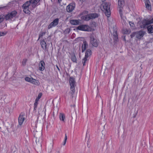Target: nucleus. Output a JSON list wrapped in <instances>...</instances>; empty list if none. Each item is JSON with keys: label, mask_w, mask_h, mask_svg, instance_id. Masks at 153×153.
Wrapping results in <instances>:
<instances>
[{"label": "nucleus", "mask_w": 153, "mask_h": 153, "mask_svg": "<svg viewBox=\"0 0 153 153\" xmlns=\"http://www.w3.org/2000/svg\"><path fill=\"white\" fill-rule=\"evenodd\" d=\"M38 118H37V121L38 120Z\"/></svg>", "instance_id": "obj_53"}, {"label": "nucleus", "mask_w": 153, "mask_h": 153, "mask_svg": "<svg viewBox=\"0 0 153 153\" xmlns=\"http://www.w3.org/2000/svg\"><path fill=\"white\" fill-rule=\"evenodd\" d=\"M46 33V31L44 32L41 31L40 33L39 34V38L38 40H39L40 38L42 37L43 36L45 35Z\"/></svg>", "instance_id": "obj_27"}, {"label": "nucleus", "mask_w": 153, "mask_h": 153, "mask_svg": "<svg viewBox=\"0 0 153 153\" xmlns=\"http://www.w3.org/2000/svg\"><path fill=\"white\" fill-rule=\"evenodd\" d=\"M2 7H0V9H2Z\"/></svg>", "instance_id": "obj_54"}, {"label": "nucleus", "mask_w": 153, "mask_h": 153, "mask_svg": "<svg viewBox=\"0 0 153 153\" xmlns=\"http://www.w3.org/2000/svg\"><path fill=\"white\" fill-rule=\"evenodd\" d=\"M147 32L148 33H153V26L149 25L147 27Z\"/></svg>", "instance_id": "obj_20"}, {"label": "nucleus", "mask_w": 153, "mask_h": 153, "mask_svg": "<svg viewBox=\"0 0 153 153\" xmlns=\"http://www.w3.org/2000/svg\"><path fill=\"white\" fill-rule=\"evenodd\" d=\"M129 23L130 26L131 27H132L133 28H134V27H135V25L134 24V23L131 21H129Z\"/></svg>", "instance_id": "obj_36"}, {"label": "nucleus", "mask_w": 153, "mask_h": 153, "mask_svg": "<svg viewBox=\"0 0 153 153\" xmlns=\"http://www.w3.org/2000/svg\"><path fill=\"white\" fill-rule=\"evenodd\" d=\"M31 83L34 84L36 85H39L40 84V82L39 81L36 79H35L33 78V79L31 81Z\"/></svg>", "instance_id": "obj_23"}, {"label": "nucleus", "mask_w": 153, "mask_h": 153, "mask_svg": "<svg viewBox=\"0 0 153 153\" xmlns=\"http://www.w3.org/2000/svg\"><path fill=\"white\" fill-rule=\"evenodd\" d=\"M59 118L63 122H65V116L64 114L60 113L59 116Z\"/></svg>", "instance_id": "obj_25"}, {"label": "nucleus", "mask_w": 153, "mask_h": 153, "mask_svg": "<svg viewBox=\"0 0 153 153\" xmlns=\"http://www.w3.org/2000/svg\"><path fill=\"white\" fill-rule=\"evenodd\" d=\"M88 13V11L87 10H84L80 14L81 16H81V19L84 21H88L90 19L92 20L99 17V14L97 13Z\"/></svg>", "instance_id": "obj_1"}, {"label": "nucleus", "mask_w": 153, "mask_h": 153, "mask_svg": "<svg viewBox=\"0 0 153 153\" xmlns=\"http://www.w3.org/2000/svg\"><path fill=\"white\" fill-rule=\"evenodd\" d=\"M7 129L8 132H10V128H8V127H7Z\"/></svg>", "instance_id": "obj_44"}, {"label": "nucleus", "mask_w": 153, "mask_h": 153, "mask_svg": "<svg viewBox=\"0 0 153 153\" xmlns=\"http://www.w3.org/2000/svg\"><path fill=\"white\" fill-rule=\"evenodd\" d=\"M146 8L149 10L152 9L151 2L149 0H146L145 2Z\"/></svg>", "instance_id": "obj_18"}, {"label": "nucleus", "mask_w": 153, "mask_h": 153, "mask_svg": "<svg viewBox=\"0 0 153 153\" xmlns=\"http://www.w3.org/2000/svg\"><path fill=\"white\" fill-rule=\"evenodd\" d=\"M89 26L86 25H81L76 27V29L85 31H89Z\"/></svg>", "instance_id": "obj_6"}, {"label": "nucleus", "mask_w": 153, "mask_h": 153, "mask_svg": "<svg viewBox=\"0 0 153 153\" xmlns=\"http://www.w3.org/2000/svg\"><path fill=\"white\" fill-rule=\"evenodd\" d=\"M14 126V125L13 123H12L10 126V128H11L12 130L13 131L14 128H13V127Z\"/></svg>", "instance_id": "obj_38"}, {"label": "nucleus", "mask_w": 153, "mask_h": 153, "mask_svg": "<svg viewBox=\"0 0 153 153\" xmlns=\"http://www.w3.org/2000/svg\"><path fill=\"white\" fill-rule=\"evenodd\" d=\"M75 86H71L70 87V93L71 95V97L72 98L74 97V94L75 92Z\"/></svg>", "instance_id": "obj_21"}, {"label": "nucleus", "mask_w": 153, "mask_h": 153, "mask_svg": "<svg viewBox=\"0 0 153 153\" xmlns=\"http://www.w3.org/2000/svg\"><path fill=\"white\" fill-rule=\"evenodd\" d=\"M103 8L105 11V15L108 17H109L111 15L110 5L109 3H106L103 5Z\"/></svg>", "instance_id": "obj_5"}, {"label": "nucleus", "mask_w": 153, "mask_h": 153, "mask_svg": "<svg viewBox=\"0 0 153 153\" xmlns=\"http://www.w3.org/2000/svg\"><path fill=\"white\" fill-rule=\"evenodd\" d=\"M86 153H90V152L89 151H88V152H87Z\"/></svg>", "instance_id": "obj_51"}, {"label": "nucleus", "mask_w": 153, "mask_h": 153, "mask_svg": "<svg viewBox=\"0 0 153 153\" xmlns=\"http://www.w3.org/2000/svg\"><path fill=\"white\" fill-rule=\"evenodd\" d=\"M25 116V113L24 112L21 113L18 117V123L20 126L22 125L25 118L24 117Z\"/></svg>", "instance_id": "obj_9"}, {"label": "nucleus", "mask_w": 153, "mask_h": 153, "mask_svg": "<svg viewBox=\"0 0 153 153\" xmlns=\"http://www.w3.org/2000/svg\"><path fill=\"white\" fill-rule=\"evenodd\" d=\"M80 1L81 0H79Z\"/></svg>", "instance_id": "obj_57"}, {"label": "nucleus", "mask_w": 153, "mask_h": 153, "mask_svg": "<svg viewBox=\"0 0 153 153\" xmlns=\"http://www.w3.org/2000/svg\"><path fill=\"white\" fill-rule=\"evenodd\" d=\"M71 59L74 62L77 63V59L75 54H72L71 55Z\"/></svg>", "instance_id": "obj_22"}, {"label": "nucleus", "mask_w": 153, "mask_h": 153, "mask_svg": "<svg viewBox=\"0 0 153 153\" xmlns=\"http://www.w3.org/2000/svg\"><path fill=\"white\" fill-rule=\"evenodd\" d=\"M34 105H38V101L35 100Z\"/></svg>", "instance_id": "obj_42"}, {"label": "nucleus", "mask_w": 153, "mask_h": 153, "mask_svg": "<svg viewBox=\"0 0 153 153\" xmlns=\"http://www.w3.org/2000/svg\"><path fill=\"white\" fill-rule=\"evenodd\" d=\"M141 22L142 25H141L140 27L141 28H145L146 26L153 23V18L150 20L147 19H144L142 20Z\"/></svg>", "instance_id": "obj_3"}, {"label": "nucleus", "mask_w": 153, "mask_h": 153, "mask_svg": "<svg viewBox=\"0 0 153 153\" xmlns=\"http://www.w3.org/2000/svg\"><path fill=\"white\" fill-rule=\"evenodd\" d=\"M136 35H137V31L133 32L130 35V37H131V38H132L133 37H134L135 36H136Z\"/></svg>", "instance_id": "obj_33"}, {"label": "nucleus", "mask_w": 153, "mask_h": 153, "mask_svg": "<svg viewBox=\"0 0 153 153\" xmlns=\"http://www.w3.org/2000/svg\"><path fill=\"white\" fill-rule=\"evenodd\" d=\"M45 64L44 61H41L39 64V70L42 71H44L45 68Z\"/></svg>", "instance_id": "obj_14"}, {"label": "nucleus", "mask_w": 153, "mask_h": 153, "mask_svg": "<svg viewBox=\"0 0 153 153\" xmlns=\"http://www.w3.org/2000/svg\"><path fill=\"white\" fill-rule=\"evenodd\" d=\"M11 19L15 17L17 14L16 11L14 10L9 13Z\"/></svg>", "instance_id": "obj_24"}, {"label": "nucleus", "mask_w": 153, "mask_h": 153, "mask_svg": "<svg viewBox=\"0 0 153 153\" xmlns=\"http://www.w3.org/2000/svg\"><path fill=\"white\" fill-rule=\"evenodd\" d=\"M40 0H30L29 1H27L30 2V4H32V7L33 8H34L36 6L37 3L40 1Z\"/></svg>", "instance_id": "obj_15"}, {"label": "nucleus", "mask_w": 153, "mask_h": 153, "mask_svg": "<svg viewBox=\"0 0 153 153\" xmlns=\"http://www.w3.org/2000/svg\"><path fill=\"white\" fill-rule=\"evenodd\" d=\"M37 105H34L33 111H35V112H36V110L37 109Z\"/></svg>", "instance_id": "obj_39"}, {"label": "nucleus", "mask_w": 153, "mask_h": 153, "mask_svg": "<svg viewBox=\"0 0 153 153\" xmlns=\"http://www.w3.org/2000/svg\"><path fill=\"white\" fill-rule=\"evenodd\" d=\"M1 32H0V36H1Z\"/></svg>", "instance_id": "obj_50"}, {"label": "nucleus", "mask_w": 153, "mask_h": 153, "mask_svg": "<svg viewBox=\"0 0 153 153\" xmlns=\"http://www.w3.org/2000/svg\"><path fill=\"white\" fill-rule=\"evenodd\" d=\"M113 35L114 37V39L115 40H116L117 39H118V35L117 31H114L113 32Z\"/></svg>", "instance_id": "obj_26"}, {"label": "nucleus", "mask_w": 153, "mask_h": 153, "mask_svg": "<svg viewBox=\"0 0 153 153\" xmlns=\"http://www.w3.org/2000/svg\"><path fill=\"white\" fill-rule=\"evenodd\" d=\"M152 26H153V25H152Z\"/></svg>", "instance_id": "obj_56"}, {"label": "nucleus", "mask_w": 153, "mask_h": 153, "mask_svg": "<svg viewBox=\"0 0 153 153\" xmlns=\"http://www.w3.org/2000/svg\"><path fill=\"white\" fill-rule=\"evenodd\" d=\"M59 19L58 18H56L54 19L48 26V28L50 29L53 27L56 26L58 24Z\"/></svg>", "instance_id": "obj_11"}, {"label": "nucleus", "mask_w": 153, "mask_h": 153, "mask_svg": "<svg viewBox=\"0 0 153 153\" xmlns=\"http://www.w3.org/2000/svg\"><path fill=\"white\" fill-rule=\"evenodd\" d=\"M88 42L85 41L84 40L82 46V52H84L88 47Z\"/></svg>", "instance_id": "obj_13"}, {"label": "nucleus", "mask_w": 153, "mask_h": 153, "mask_svg": "<svg viewBox=\"0 0 153 153\" xmlns=\"http://www.w3.org/2000/svg\"><path fill=\"white\" fill-rule=\"evenodd\" d=\"M45 111H46V110L45 111Z\"/></svg>", "instance_id": "obj_52"}, {"label": "nucleus", "mask_w": 153, "mask_h": 153, "mask_svg": "<svg viewBox=\"0 0 153 153\" xmlns=\"http://www.w3.org/2000/svg\"><path fill=\"white\" fill-rule=\"evenodd\" d=\"M32 79V77H26L25 78V80L26 81L30 83L31 82Z\"/></svg>", "instance_id": "obj_28"}, {"label": "nucleus", "mask_w": 153, "mask_h": 153, "mask_svg": "<svg viewBox=\"0 0 153 153\" xmlns=\"http://www.w3.org/2000/svg\"><path fill=\"white\" fill-rule=\"evenodd\" d=\"M4 20L1 18H0V23L2 22Z\"/></svg>", "instance_id": "obj_45"}, {"label": "nucleus", "mask_w": 153, "mask_h": 153, "mask_svg": "<svg viewBox=\"0 0 153 153\" xmlns=\"http://www.w3.org/2000/svg\"><path fill=\"white\" fill-rule=\"evenodd\" d=\"M123 40L125 41H126V38H125V36L123 38Z\"/></svg>", "instance_id": "obj_48"}, {"label": "nucleus", "mask_w": 153, "mask_h": 153, "mask_svg": "<svg viewBox=\"0 0 153 153\" xmlns=\"http://www.w3.org/2000/svg\"><path fill=\"white\" fill-rule=\"evenodd\" d=\"M0 18L4 20V19H5V15H1L0 16Z\"/></svg>", "instance_id": "obj_40"}, {"label": "nucleus", "mask_w": 153, "mask_h": 153, "mask_svg": "<svg viewBox=\"0 0 153 153\" xmlns=\"http://www.w3.org/2000/svg\"><path fill=\"white\" fill-rule=\"evenodd\" d=\"M118 5L119 6V11L120 16L121 19L123 18V14L122 10L124 6L125 1L124 0H118Z\"/></svg>", "instance_id": "obj_2"}, {"label": "nucleus", "mask_w": 153, "mask_h": 153, "mask_svg": "<svg viewBox=\"0 0 153 153\" xmlns=\"http://www.w3.org/2000/svg\"><path fill=\"white\" fill-rule=\"evenodd\" d=\"M145 33V31L142 30L137 31L136 38L139 40H140L143 37Z\"/></svg>", "instance_id": "obj_12"}, {"label": "nucleus", "mask_w": 153, "mask_h": 153, "mask_svg": "<svg viewBox=\"0 0 153 153\" xmlns=\"http://www.w3.org/2000/svg\"><path fill=\"white\" fill-rule=\"evenodd\" d=\"M56 68H57V69L60 72V69L59 68V67L58 66L56 65Z\"/></svg>", "instance_id": "obj_43"}, {"label": "nucleus", "mask_w": 153, "mask_h": 153, "mask_svg": "<svg viewBox=\"0 0 153 153\" xmlns=\"http://www.w3.org/2000/svg\"><path fill=\"white\" fill-rule=\"evenodd\" d=\"M79 20L72 19L70 21V23L72 25H77L79 24Z\"/></svg>", "instance_id": "obj_19"}, {"label": "nucleus", "mask_w": 153, "mask_h": 153, "mask_svg": "<svg viewBox=\"0 0 153 153\" xmlns=\"http://www.w3.org/2000/svg\"><path fill=\"white\" fill-rule=\"evenodd\" d=\"M90 43L92 45V46L97 47L98 45V42L97 39L94 38L93 36H90Z\"/></svg>", "instance_id": "obj_8"}, {"label": "nucleus", "mask_w": 153, "mask_h": 153, "mask_svg": "<svg viewBox=\"0 0 153 153\" xmlns=\"http://www.w3.org/2000/svg\"><path fill=\"white\" fill-rule=\"evenodd\" d=\"M42 48L44 50H46L47 48V44L44 39L41 40L40 43Z\"/></svg>", "instance_id": "obj_17"}, {"label": "nucleus", "mask_w": 153, "mask_h": 153, "mask_svg": "<svg viewBox=\"0 0 153 153\" xmlns=\"http://www.w3.org/2000/svg\"><path fill=\"white\" fill-rule=\"evenodd\" d=\"M30 2L27 1L22 6L23 8V11L26 13H29L30 11L29 10V7L30 6Z\"/></svg>", "instance_id": "obj_7"}, {"label": "nucleus", "mask_w": 153, "mask_h": 153, "mask_svg": "<svg viewBox=\"0 0 153 153\" xmlns=\"http://www.w3.org/2000/svg\"><path fill=\"white\" fill-rule=\"evenodd\" d=\"M10 19H11V18L10 16L9 13L5 15V19L6 20H8Z\"/></svg>", "instance_id": "obj_31"}, {"label": "nucleus", "mask_w": 153, "mask_h": 153, "mask_svg": "<svg viewBox=\"0 0 153 153\" xmlns=\"http://www.w3.org/2000/svg\"><path fill=\"white\" fill-rule=\"evenodd\" d=\"M92 53V52L90 49H88L86 50L85 53V56L82 60V62L83 66L85 65V62L87 60V58L89 56L91 55Z\"/></svg>", "instance_id": "obj_4"}, {"label": "nucleus", "mask_w": 153, "mask_h": 153, "mask_svg": "<svg viewBox=\"0 0 153 153\" xmlns=\"http://www.w3.org/2000/svg\"><path fill=\"white\" fill-rule=\"evenodd\" d=\"M27 61V59H23L22 62V65L24 66H25L26 65V64Z\"/></svg>", "instance_id": "obj_35"}, {"label": "nucleus", "mask_w": 153, "mask_h": 153, "mask_svg": "<svg viewBox=\"0 0 153 153\" xmlns=\"http://www.w3.org/2000/svg\"><path fill=\"white\" fill-rule=\"evenodd\" d=\"M90 25L91 27H96V22L94 21H92L90 23Z\"/></svg>", "instance_id": "obj_30"}, {"label": "nucleus", "mask_w": 153, "mask_h": 153, "mask_svg": "<svg viewBox=\"0 0 153 153\" xmlns=\"http://www.w3.org/2000/svg\"><path fill=\"white\" fill-rule=\"evenodd\" d=\"M57 153H59V152H58Z\"/></svg>", "instance_id": "obj_55"}, {"label": "nucleus", "mask_w": 153, "mask_h": 153, "mask_svg": "<svg viewBox=\"0 0 153 153\" xmlns=\"http://www.w3.org/2000/svg\"><path fill=\"white\" fill-rule=\"evenodd\" d=\"M48 39L49 40L50 39H51V36H49L48 37Z\"/></svg>", "instance_id": "obj_46"}, {"label": "nucleus", "mask_w": 153, "mask_h": 153, "mask_svg": "<svg viewBox=\"0 0 153 153\" xmlns=\"http://www.w3.org/2000/svg\"><path fill=\"white\" fill-rule=\"evenodd\" d=\"M75 6V3L74 2L71 3L68 5L66 8V10L67 12L71 13L74 9Z\"/></svg>", "instance_id": "obj_10"}, {"label": "nucleus", "mask_w": 153, "mask_h": 153, "mask_svg": "<svg viewBox=\"0 0 153 153\" xmlns=\"http://www.w3.org/2000/svg\"><path fill=\"white\" fill-rule=\"evenodd\" d=\"M42 93H40L38 95V97L36 98L35 100L38 101L39 100V99L41 98L42 96Z\"/></svg>", "instance_id": "obj_32"}, {"label": "nucleus", "mask_w": 153, "mask_h": 153, "mask_svg": "<svg viewBox=\"0 0 153 153\" xmlns=\"http://www.w3.org/2000/svg\"><path fill=\"white\" fill-rule=\"evenodd\" d=\"M116 153H120V152L119 151H117L116 152Z\"/></svg>", "instance_id": "obj_49"}, {"label": "nucleus", "mask_w": 153, "mask_h": 153, "mask_svg": "<svg viewBox=\"0 0 153 153\" xmlns=\"http://www.w3.org/2000/svg\"><path fill=\"white\" fill-rule=\"evenodd\" d=\"M67 134H65V137L64 141L63 142V145L64 146V145H65V144H66V141H67Z\"/></svg>", "instance_id": "obj_34"}, {"label": "nucleus", "mask_w": 153, "mask_h": 153, "mask_svg": "<svg viewBox=\"0 0 153 153\" xmlns=\"http://www.w3.org/2000/svg\"><path fill=\"white\" fill-rule=\"evenodd\" d=\"M130 32V31L126 29H124L123 30V33L124 34H129Z\"/></svg>", "instance_id": "obj_29"}, {"label": "nucleus", "mask_w": 153, "mask_h": 153, "mask_svg": "<svg viewBox=\"0 0 153 153\" xmlns=\"http://www.w3.org/2000/svg\"><path fill=\"white\" fill-rule=\"evenodd\" d=\"M62 0H58V1L59 3H60Z\"/></svg>", "instance_id": "obj_47"}, {"label": "nucleus", "mask_w": 153, "mask_h": 153, "mask_svg": "<svg viewBox=\"0 0 153 153\" xmlns=\"http://www.w3.org/2000/svg\"><path fill=\"white\" fill-rule=\"evenodd\" d=\"M69 82L70 83V85L71 86H75V81L74 78L73 77L71 76L70 77L69 79Z\"/></svg>", "instance_id": "obj_16"}, {"label": "nucleus", "mask_w": 153, "mask_h": 153, "mask_svg": "<svg viewBox=\"0 0 153 153\" xmlns=\"http://www.w3.org/2000/svg\"><path fill=\"white\" fill-rule=\"evenodd\" d=\"M7 32H1V36H5V35H6L7 34Z\"/></svg>", "instance_id": "obj_41"}, {"label": "nucleus", "mask_w": 153, "mask_h": 153, "mask_svg": "<svg viewBox=\"0 0 153 153\" xmlns=\"http://www.w3.org/2000/svg\"><path fill=\"white\" fill-rule=\"evenodd\" d=\"M70 31V29L69 28H66L64 30V33H69Z\"/></svg>", "instance_id": "obj_37"}]
</instances>
